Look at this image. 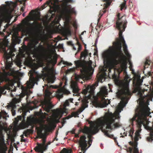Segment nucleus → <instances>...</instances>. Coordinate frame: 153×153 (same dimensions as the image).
Returning <instances> with one entry per match:
<instances>
[{
	"label": "nucleus",
	"instance_id": "obj_1",
	"mask_svg": "<svg viewBox=\"0 0 153 153\" xmlns=\"http://www.w3.org/2000/svg\"><path fill=\"white\" fill-rule=\"evenodd\" d=\"M117 18L116 27L119 30V38L116 39V41L113 43V46L109 50L104 52L102 54L103 57L106 60V65L102 70V73L105 76L109 75L111 70H113L114 74V67L119 63L121 65L118 72L126 71L127 68V62L123 59L124 56L121 50V42L125 40L122 35L126 27L127 22L126 17H120V13L117 14Z\"/></svg>",
	"mask_w": 153,
	"mask_h": 153
},
{
	"label": "nucleus",
	"instance_id": "obj_2",
	"mask_svg": "<svg viewBox=\"0 0 153 153\" xmlns=\"http://www.w3.org/2000/svg\"><path fill=\"white\" fill-rule=\"evenodd\" d=\"M119 114L115 115L112 113H106L104 117L97 120L96 125L94 123L90 128L85 126L83 128L81 129V131L88 135V139H92V136L97 133L100 129L105 135L113 139L116 143H117V138L109 133L114 128L120 126L118 123H115V120L119 117Z\"/></svg>",
	"mask_w": 153,
	"mask_h": 153
},
{
	"label": "nucleus",
	"instance_id": "obj_3",
	"mask_svg": "<svg viewBox=\"0 0 153 153\" xmlns=\"http://www.w3.org/2000/svg\"><path fill=\"white\" fill-rule=\"evenodd\" d=\"M76 67L70 68L68 71L71 72H75L76 70L78 68H80V74H75V79L76 82L72 81L71 82V86L73 90V92L75 94L78 92L79 89L78 87L77 82H79L82 83V81H85L91 79L93 73L91 72L92 67H90L85 65L81 60H77L74 62Z\"/></svg>",
	"mask_w": 153,
	"mask_h": 153
},
{
	"label": "nucleus",
	"instance_id": "obj_4",
	"mask_svg": "<svg viewBox=\"0 0 153 153\" xmlns=\"http://www.w3.org/2000/svg\"><path fill=\"white\" fill-rule=\"evenodd\" d=\"M150 110L147 105H142L138 106L135 110V115L131 119L132 124L135 121L139 128L141 127L142 125L145 126L147 122L146 118L151 114Z\"/></svg>",
	"mask_w": 153,
	"mask_h": 153
},
{
	"label": "nucleus",
	"instance_id": "obj_5",
	"mask_svg": "<svg viewBox=\"0 0 153 153\" xmlns=\"http://www.w3.org/2000/svg\"><path fill=\"white\" fill-rule=\"evenodd\" d=\"M118 98L121 99L124 102L128 101L130 99L131 94L127 85L124 86L120 90H119L116 93Z\"/></svg>",
	"mask_w": 153,
	"mask_h": 153
},
{
	"label": "nucleus",
	"instance_id": "obj_6",
	"mask_svg": "<svg viewBox=\"0 0 153 153\" xmlns=\"http://www.w3.org/2000/svg\"><path fill=\"white\" fill-rule=\"evenodd\" d=\"M39 26V23L37 21L30 23L28 21H25L23 31L27 33H30L37 29Z\"/></svg>",
	"mask_w": 153,
	"mask_h": 153
},
{
	"label": "nucleus",
	"instance_id": "obj_7",
	"mask_svg": "<svg viewBox=\"0 0 153 153\" xmlns=\"http://www.w3.org/2000/svg\"><path fill=\"white\" fill-rule=\"evenodd\" d=\"M98 85V83H95L92 85L85 84L82 89V93L88 98L90 99L92 96L94 95L95 87Z\"/></svg>",
	"mask_w": 153,
	"mask_h": 153
},
{
	"label": "nucleus",
	"instance_id": "obj_8",
	"mask_svg": "<svg viewBox=\"0 0 153 153\" xmlns=\"http://www.w3.org/2000/svg\"><path fill=\"white\" fill-rule=\"evenodd\" d=\"M86 137L85 135L82 136L80 137L79 143V146L81 148L82 152L79 153H85L88 148H87L88 145L87 141L86 140Z\"/></svg>",
	"mask_w": 153,
	"mask_h": 153
},
{
	"label": "nucleus",
	"instance_id": "obj_9",
	"mask_svg": "<svg viewBox=\"0 0 153 153\" xmlns=\"http://www.w3.org/2000/svg\"><path fill=\"white\" fill-rule=\"evenodd\" d=\"M35 122V119L34 117L33 116L31 115L27 118V121L23 124V126L24 127L28 128L29 126H31V128L33 129L34 127V124Z\"/></svg>",
	"mask_w": 153,
	"mask_h": 153
},
{
	"label": "nucleus",
	"instance_id": "obj_10",
	"mask_svg": "<svg viewBox=\"0 0 153 153\" xmlns=\"http://www.w3.org/2000/svg\"><path fill=\"white\" fill-rule=\"evenodd\" d=\"M29 47L30 49L33 48L32 51L34 55H36L41 52V49L44 48L43 46L40 44L38 47L36 46L35 44H32L30 45Z\"/></svg>",
	"mask_w": 153,
	"mask_h": 153
},
{
	"label": "nucleus",
	"instance_id": "obj_11",
	"mask_svg": "<svg viewBox=\"0 0 153 153\" xmlns=\"http://www.w3.org/2000/svg\"><path fill=\"white\" fill-rule=\"evenodd\" d=\"M8 73L5 72L1 76V80L2 82H5L8 83L9 86H12L13 85L12 81L8 77Z\"/></svg>",
	"mask_w": 153,
	"mask_h": 153
},
{
	"label": "nucleus",
	"instance_id": "obj_12",
	"mask_svg": "<svg viewBox=\"0 0 153 153\" xmlns=\"http://www.w3.org/2000/svg\"><path fill=\"white\" fill-rule=\"evenodd\" d=\"M110 103V101L109 100H105L102 102L96 101L95 102L96 107L100 108H104L106 107L108 104Z\"/></svg>",
	"mask_w": 153,
	"mask_h": 153
},
{
	"label": "nucleus",
	"instance_id": "obj_13",
	"mask_svg": "<svg viewBox=\"0 0 153 153\" xmlns=\"http://www.w3.org/2000/svg\"><path fill=\"white\" fill-rule=\"evenodd\" d=\"M70 92L68 90L60 89L58 90L56 93V96L58 98L60 99L63 97L64 94H68Z\"/></svg>",
	"mask_w": 153,
	"mask_h": 153
},
{
	"label": "nucleus",
	"instance_id": "obj_14",
	"mask_svg": "<svg viewBox=\"0 0 153 153\" xmlns=\"http://www.w3.org/2000/svg\"><path fill=\"white\" fill-rule=\"evenodd\" d=\"M5 56V63L6 66L8 68H10L11 66L12 63L10 61H8L9 59H10L11 61L12 60L10 56H9L8 54H6L5 53L4 54Z\"/></svg>",
	"mask_w": 153,
	"mask_h": 153
},
{
	"label": "nucleus",
	"instance_id": "obj_15",
	"mask_svg": "<svg viewBox=\"0 0 153 153\" xmlns=\"http://www.w3.org/2000/svg\"><path fill=\"white\" fill-rule=\"evenodd\" d=\"M43 108L45 111L49 113L50 111V110L52 108V106L50 103L45 102L43 105Z\"/></svg>",
	"mask_w": 153,
	"mask_h": 153
},
{
	"label": "nucleus",
	"instance_id": "obj_16",
	"mask_svg": "<svg viewBox=\"0 0 153 153\" xmlns=\"http://www.w3.org/2000/svg\"><path fill=\"white\" fill-rule=\"evenodd\" d=\"M65 11L67 14L70 15L72 13H75L76 12L74 8L70 7H66L65 9Z\"/></svg>",
	"mask_w": 153,
	"mask_h": 153
},
{
	"label": "nucleus",
	"instance_id": "obj_17",
	"mask_svg": "<svg viewBox=\"0 0 153 153\" xmlns=\"http://www.w3.org/2000/svg\"><path fill=\"white\" fill-rule=\"evenodd\" d=\"M46 140L45 139H42V143H37V146H36V148H45V149H47L48 147V145L45 144Z\"/></svg>",
	"mask_w": 153,
	"mask_h": 153
},
{
	"label": "nucleus",
	"instance_id": "obj_18",
	"mask_svg": "<svg viewBox=\"0 0 153 153\" xmlns=\"http://www.w3.org/2000/svg\"><path fill=\"white\" fill-rule=\"evenodd\" d=\"M121 44H123V50L124 51L126 55L128 57H129L130 56V55L129 54L127 49V46L126 44L125 41H123L121 42Z\"/></svg>",
	"mask_w": 153,
	"mask_h": 153
},
{
	"label": "nucleus",
	"instance_id": "obj_19",
	"mask_svg": "<svg viewBox=\"0 0 153 153\" xmlns=\"http://www.w3.org/2000/svg\"><path fill=\"white\" fill-rule=\"evenodd\" d=\"M100 93L102 96L106 97L108 94L107 89L106 87H102L100 89Z\"/></svg>",
	"mask_w": 153,
	"mask_h": 153
},
{
	"label": "nucleus",
	"instance_id": "obj_20",
	"mask_svg": "<svg viewBox=\"0 0 153 153\" xmlns=\"http://www.w3.org/2000/svg\"><path fill=\"white\" fill-rule=\"evenodd\" d=\"M43 73V77H48L49 74V69L46 67H45L43 69L42 71Z\"/></svg>",
	"mask_w": 153,
	"mask_h": 153
},
{
	"label": "nucleus",
	"instance_id": "obj_21",
	"mask_svg": "<svg viewBox=\"0 0 153 153\" xmlns=\"http://www.w3.org/2000/svg\"><path fill=\"white\" fill-rule=\"evenodd\" d=\"M9 107L11 108L12 114L13 116H14L16 114V110L15 109L16 107V105L15 104H10L9 105Z\"/></svg>",
	"mask_w": 153,
	"mask_h": 153
},
{
	"label": "nucleus",
	"instance_id": "obj_22",
	"mask_svg": "<svg viewBox=\"0 0 153 153\" xmlns=\"http://www.w3.org/2000/svg\"><path fill=\"white\" fill-rule=\"evenodd\" d=\"M33 133V130L32 129H27L23 132V134L26 137H27L30 134Z\"/></svg>",
	"mask_w": 153,
	"mask_h": 153
},
{
	"label": "nucleus",
	"instance_id": "obj_23",
	"mask_svg": "<svg viewBox=\"0 0 153 153\" xmlns=\"http://www.w3.org/2000/svg\"><path fill=\"white\" fill-rule=\"evenodd\" d=\"M83 110V109L82 108H81L80 109L78 110L76 112H73L72 113L71 115L73 117H78V116L79 115V114L82 112Z\"/></svg>",
	"mask_w": 153,
	"mask_h": 153
},
{
	"label": "nucleus",
	"instance_id": "obj_24",
	"mask_svg": "<svg viewBox=\"0 0 153 153\" xmlns=\"http://www.w3.org/2000/svg\"><path fill=\"white\" fill-rule=\"evenodd\" d=\"M45 148H36V147L34 148V149L36 152H39L40 153H43V152L45 151L46 149H45Z\"/></svg>",
	"mask_w": 153,
	"mask_h": 153
},
{
	"label": "nucleus",
	"instance_id": "obj_25",
	"mask_svg": "<svg viewBox=\"0 0 153 153\" xmlns=\"http://www.w3.org/2000/svg\"><path fill=\"white\" fill-rule=\"evenodd\" d=\"M20 101L21 99L20 98H14L13 100V103L10 104H15L16 105V104L17 103L19 102H20Z\"/></svg>",
	"mask_w": 153,
	"mask_h": 153
},
{
	"label": "nucleus",
	"instance_id": "obj_26",
	"mask_svg": "<svg viewBox=\"0 0 153 153\" xmlns=\"http://www.w3.org/2000/svg\"><path fill=\"white\" fill-rule=\"evenodd\" d=\"M106 8H104L101 10H100L99 12V17H100L99 19L100 18L101 16L103 15V14L106 12Z\"/></svg>",
	"mask_w": 153,
	"mask_h": 153
},
{
	"label": "nucleus",
	"instance_id": "obj_27",
	"mask_svg": "<svg viewBox=\"0 0 153 153\" xmlns=\"http://www.w3.org/2000/svg\"><path fill=\"white\" fill-rule=\"evenodd\" d=\"M151 63L150 60L146 59L145 63L144 69H145L146 68H148V66L150 65Z\"/></svg>",
	"mask_w": 153,
	"mask_h": 153
},
{
	"label": "nucleus",
	"instance_id": "obj_28",
	"mask_svg": "<svg viewBox=\"0 0 153 153\" xmlns=\"http://www.w3.org/2000/svg\"><path fill=\"white\" fill-rule=\"evenodd\" d=\"M88 51L86 50H85L84 52H82L81 53L80 56L81 58L82 57H86L88 55Z\"/></svg>",
	"mask_w": 153,
	"mask_h": 153
},
{
	"label": "nucleus",
	"instance_id": "obj_29",
	"mask_svg": "<svg viewBox=\"0 0 153 153\" xmlns=\"http://www.w3.org/2000/svg\"><path fill=\"white\" fill-rule=\"evenodd\" d=\"M124 0V2L122 3L120 6V10H122L123 9H125L126 8V1L125 0Z\"/></svg>",
	"mask_w": 153,
	"mask_h": 153
},
{
	"label": "nucleus",
	"instance_id": "obj_30",
	"mask_svg": "<svg viewBox=\"0 0 153 153\" xmlns=\"http://www.w3.org/2000/svg\"><path fill=\"white\" fill-rule=\"evenodd\" d=\"M26 112H23L22 114V115L18 116L20 120L23 119L25 121V117L26 115Z\"/></svg>",
	"mask_w": 153,
	"mask_h": 153
},
{
	"label": "nucleus",
	"instance_id": "obj_31",
	"mask_svg": "<svg viewBox=\"0 0 153 153\" xmlns=\"http://www.w3.org/2000/svg\"><path fill=\"white\" fill-rule=\"evenodd\" d=\"M45 94L47 97H50L52 93L49 90H46L45 91Z\"/></svg>",
	"mask_w": 153,
	"mask_h": 153
},
{
	"label": "nucleus",
	"instance_id": "obj_32",
	"mask_svg": "<svg viewBox=\"0 0 153 153\" xmlns=\"http://www.w3.org/2000/svg\"><path fill=\"white\" fill-rule=\"evenodd\" d=\"M128 133H129V136H130L131 138L133 137V134L134 133V130L133 128H130L128 130Z\"/></svg>",
	"mask_w": 153,
	"mask_h": 153
},
{
	"label": "nucleus",
	"instance_id": "obj_33",
	"mask_svg": "<svg viewBox=\"0 0 153 153\" xmlns=\"http://www.w3.org/2000/svg\"><path fill=\"white\" fill-rule=\"evenodd\" d=\"M52 55L51 54H47L45 56L46 59L48 61L51 60L52 59Z\"/></svg>",
	"mask_w": 153,
	"mask_h": 153
},
{
	"label": "nucleus",
	"instance_id": "obj_34",
	"mask_svg": "<svg viewBox=\"0 0 153 153\" xmlns=\"http://www.w3.org/2000/svg\"><path fill=\"white\" fill-rule=\"evenodd\" d=\"M134 147V153H139V150L138 148H137V143H135Z\"/></svg>",
	"mask_w": 153,
	"mask_h": 153
},
{
	"label": "nucleus",
	"instance_id": "obj_35",
	"mask_svg": "<svg viewBox=\"0 0 153 153\" xmlns=\"http://www.w3.org/2000/svg\"><path fill=\"white\" fill-rule=\"evenodd\" d=\"M63 64L67 66H71L72 64L71 63L68 62L67 61H64L63 62Z\"/></svg>",
	"mask_w": 153,
	"mask_h": 153
},
{
	"label": "nucleus",
	"instance_id": "obj_36",
	"mask_svg": "<svg viewBox=\"0 0 153 153\" xmlns=\"http://www.w3.org/2000/svg\"><path fill=\"white\" fill-rule=\"evenodd\" d=\"M63 150L65 151V153H71L72 152L71 149L67 150L65 148H64Z\"/></svg>",
	"mask_w": 153,
	"mask_h": 153
},
{
	"label": "nucleus",
	"instance_id": "obj_37",
	"mask_svg": "<svg viewBox=\"0 0 153 153\" xmlns=\"http://www.w3.org/2000/svg\"><path fill=\"white\" fill-rule=\"evenodd\" d=\"M69 102L68 100H66L65 102L64 103L63 106L65 107L69 106Z\"/></svg>",
	"mask_w": 153,
	"mask_h": 153
},
{
	"label": "nucleus",
	"instance_id": "obj_38",
	"mask_svg": "<svg viewBox=\"0 0 153 153\" xmlns=\"http://www.w3.org/2000/svg\"><path fill=\"white\" fill-rule=\"evenodd\" d=\"M133 149V148L132 147H129L126 150L128 152H129L130 153H132Z\"/></svg>",
	"mask_w": 153,
	"mask_h": 153
},
{
	"label": "nucleus",
	"instance_id": "obj_39",
	"mask_svg": "<svg viewBox=\"0 0 153 153\" xmlns=\"http://www.w3.org/2000/svg\"><path fill=\"white\" fill-rule=\"evenodd\" d=\"M65 30L66 32L68 33H71V30L70 28L68 27H67L65 28Z\"/></svg>",
	"mask_w": 153,
	"mask_h": 153
},
{
	"label": "nucleus",
	"instance_id": "obj_40",
	"mask_svg": "<svg viewBox=\"0 0 153 153\" xmlns=\"http://www.w3.org/2000/svg\"><path fill=\"white\" fill-rule=\"evenodd\" d=\"M129 144L131 145V146H132L133 147L134 146V145L135 144V143H137H137L136 142H133L131 141H130L129 143Z\"/></svg>",
	"mask_w": 153,
	"mask_h": 153
},
{
	"label": "nucleus",
	"instance_id": "obj_41",
	"mask_svg": "<svg viewBox=\"0 0 153 153\" xmlns=\"http://www.w3.org/2000/svg\"><path fill=\"white\" fill-rule=\"evenodd\" d=\"M92 139H88V144H89V146L88 147L90 146L91 145V143L92 142Z\"/></svg>",
	"mask_w": 153,
	"mask_h": 153
},
{
	"label": "nucleus",
	"instance_id": "obj_42",
	"mask_svg": "<svg viewBox=\"0 0 153 153\" xmlns=\"http://www.w3.org/2000/svg\"><path fill=\"white\" fill-rule=\"evenodd\" d=\"M47 4H44V5H42L41 7L42 10H43L44 9L45 7H46L47 6Z\"/></svg>",
	"mask_w": 153,
	"mask_h": 153
},
{
	"label": "nucleus",
	"instance_id": "obj_43",
	"mask_svg": "<svg viewBox=\"0 0 153 153\" xmlns=\"http://www.w3.org/2000/svg\"><path fill=\"white\" fill-rule=\"evenodd\" d=\"M135 136L136 137H139L140 134H139V132L138 131H137L135 133Z\"/></svg>",
	"mask_w": 153,
	"mask_h": 153
},
{
	"label": "nucleus",
	"instance_id": "obj_44",
	"mask_svg": "<svg viewBox=\"0 0 153 153\" xmlns=\"http://www.w3.org/2000/svg\"><path fill=\"white\" fill-rule=\"evenodd\" d=\"M134 142H136L137 143V141L138 140V138L137 137H135L134 139Z\"/></svg>",
	"mask_w": 153,
	"mask_h": 153
},
{
	"label": "nucleus",
	"instance_id": "obj_45",
	"mask_svg": "<svg viewBox=\"0 0 153 153\" xmlns=\"http://www.w3.org/2000/svg\"><path fill=\"white\" fill-rule=\"evenodd\" d=\"M57 134H58V132L57 131L55 137V138L54 139V140H56V141H57L58 140V139L57 138Z\"/></svg>",
	"mask_w": 153,
	"mask_h": 153
},
{
	"label": "nucleus",
	"instance_id": "obj_46",
	"mask_svg": "<svg viewBox=\"0 0 153 153\" xmlns=\"http://www.w3.org/2000/svg\"><path fill=\"white\" fill-rule=\"evenodd\" d=\"M68 44L71 45L72 46H74V44L71 41H69L68 42Z\"/></svg>",
	"mask_w": 153,
	"mask_h": 153
},
{
	"label": "nucleus",
	"instance_id": "obj_47",
	"mask_svg": "<svg viewBox=\"0 0 153 153\" xmlns=\"http://www.w3.org/2000/svg\"><path fill=\"white\" fill-rule=\"evenodd\" d=\"M123 134L124 135H122V136H121L120 137H125V136H126L127 135V132H124L123 133Z\"/></svg>",
	"mask_w": 153,
	"mask_h": 153
},
{
	"label": "nucleus",
	"instance_id": "obj_48",
	"mask_svg": "<svg viewBox=\"0 0 153 153\" xmlns=\"http://www.w3.org/2000/svg\"><path fill=\"white\" fill-rule=\"evenodd\" d=\"M72 117V115H68V116H67L66 117V118L67 119H69L71 118V117Z\"/></svg>",
	"mask_w": 153,
	"mask_h": 153
},
{
	"label": "nucleus",
	"instance_id": "obj_49",
	"mask_svg": "<svg viewBox=\"0 0 153 153\" xmlns=\"http://www.w3.org/2000/svg\"><path fill=\"white\" fill-rule=\"evenodd\" d=\"M147 74L148 75V77L149 76H151V75H152V73L150 71H149V72H148V73H147Z\"/></svg>",
	"mask_w": 153,
	"mask_h": 153
},
{
	"label": "nucleus",
	"instance_id": "obj_50",
	"mask_svg": "<svg viewBox=\"0 0 153 153\" xmlns=\"http://www.w3.org/2000/svg\"><path fill=\"white\" fill-rule=\"evenodd\" d=\"M5 3L9 6L10 5V3L8 1H6L5 2Z\"/></svg>",
	"mask_w": 153,
	"mask_h": 153
},
{
	"label": "nucleus",
	"instance_id": "obj_51",
	"mask_svg": "<svg viewBox=\"0 0 153 153\" xmlns=\"http://www.w3.org/2000/svg\"><path fill=\"white\" fill-rule=\"evenodd\" d=\"M24 9V7H22L21 8V11H22V12H23Z\"/></svg>",
	"mask_w": 153,
	"mask_h": 153
},
{
	"label": "nucleus",
	"instance_id": "obj_52",
	"mask_svg": "<svg viewBox=\"0 0 153 153\" xmlns=\"http://www.w3.org/2000/svg\"><path fill=\"white\" fill-rule=\"evenodd\" d=\"M71 102H73V99H72V98H71L69 100Z\"/></svg>",
	"mask_w": 153,
	"mask_h": 153
},
{
	"label": "nucleus",
	"instance_id": "obj_53",
	"mask_svg": "<svg viewBox=\"0 0 153 153\" xmlns=\"http://www.w3.org/2000/svg\"><path fill=\"white\" fill-rule=\"evenodd\" d=\"M39 135V138H42V136H41V135L39 134H38Z\"/></svg>",
	"mask_w": 153,
	"mask_h": 153
},
{
	"label": "nucleus",
	"instance_id": "obj_54",
	"mask_svg": "<svg viewBox=\"0 0 153 153\" xmlns=\"http://www.w3.org/2000/svg\"><path fill=\"white\" fill-rule=\"evenodd\" d=\"M137 80L138 81L140 80V76H138V77H137Z\"/></svg>",
	"mask_w": 153,
	"mask_h": 153
},
{
	"label": "nucleus",
	"instance_id": "obj_55",
	"mask_svg": "<svg viewBox=\"0 0 153 153\" xmlns=\"http://www.w3.org/2000/svg\"><path fill=\"white\" fill-rule=\"evenodd\" d=\"M21 140V141L22 142H25V139H22Z\"/></svg>",
	"mask_w": 153,
	"mask_h": 153
},
{
	"label": "nucleus",
	"instance_id": "obj_56",
	"mask_svg": "<svg viewBox=\"0 0 153 153\" xmlns=\"http://www.w3.org/2000/svg\"><path fill=\"white\" fill-rule=\"evenodd\" d=\"M129 64H130V68L131 69V68L132 67V65H131V62H129Z\"/></svg>",
	"mask_w": 153,
	"mask_h": 153
},
{
	"label": "nucleus",
	"instance_id": "obj_57",
	"mask_svg": "<svg viewBox=\"0 0 153 153\" xmlns=\"http://www.w3.org/2000/svg\"><path fill=\"white\" fill-rule=\"evenodd\" d=\"M73 47V49L74 50H76V48H75L74 47V45L73 46H72Z\"/></svg>",
	"mask_w": 153,
	"mask_h": 153
},
{
	"label": "nucleus",
	"instance_id": "obj_58",
	"mask_svg": "<svg viewBox=\"0 0 153 153\" xmlns=\"http://www.w3.org/2000/svg\"><path fill=\"white\" fill-rule=\"evenodd\" d=\"M79 104V103L78 102H76L75 105H77Z\"/></svg>",
	"mask_w": 153,
	"mask_h": 153
},
{
	"label": "nucleus",
	"instance_id": "obj_59",
	"mask_svg": "<svg viewBox=\"0 0 153 153\" xmlns=\"http://www.w3.org/2000/svg\"><path fill=\"white\" fill-rule=\"evenodd\" d=\"M80 48H81L80 46L79 45V48H78V51H79V50L80 49Z\"/></svg>",
	"mask_w": 153,
	"mask_h": 153
},
{
	"label": "nucleus",
	"instance_id": "obj_60",
	"mask_svg": "<svg viewBox=\"0 0 153 153\" xmlns=\"http://www.w3.org/2000/svg\"><path fill=\"white\" fill-rule=\"evenodd\" d=\"M33 13L32 12V11H30V13H29V14H30V15L32 14Z\"/></svg>",
	"mask_w": 153,
	"mask_h": 153
},
{
	"label": "nucleus",
	"instance_id": "obj_61",
	"mask_svg": "<svg viewBox=\"0 0 153 153\" xmlns=\"http://www.w3.org/2000/svg\"><path fill=\"white\" fill-rule=\"evenodd\" d=\"M21 137H22V138H23V135H22V136H21Z\"/></svg>",
	"mask_w": 153,
	"mask_h": 153
},
{
	"label": "nucleus",
	"instance_id": "obj_62",
	"mask_svg": "<svg viewBox=\"0 0 153 153\" xmlns=\"http://www.w3.org/2000/svg\"><path fill=\"white\" fill-rule=\"evenodd\" d=\"M22 15L23 16H25V14L24 13H23V14H22Z\"/></svg>",
	"mask_w": 153,
	"mask_h": 153
},
{
	"label": "nucleus",
	"instance_id": "obj_63",
	"mask_svg": "<svg viewBox=\"0 0 153 153\" xmlns=\"http://www.w3.org/2000/svg\"><path fill=\"white\" fill-rule=\"evenodd\" d=\"M72 133H74V131H73L72 132Z\"/></svg>",
	"mask_w": 153,
	"mask_h": 153
},
{
	"label": "nucleus",
	"instance_id": "obj_64",
	"mask_svg": "<svg viewBox=\"0 0 153 153\" xmlns=\"http://www.w3.org/2000/svg\"><path fill=\"white\" fill-rule=\"evenodd\" d=\"M83 33H84V32H82V33H81V34L82 35L83 34Z\"/></svg>",
	"mask_w": 153,
	"mask_h": 153
}]
</instances>
